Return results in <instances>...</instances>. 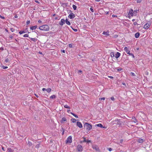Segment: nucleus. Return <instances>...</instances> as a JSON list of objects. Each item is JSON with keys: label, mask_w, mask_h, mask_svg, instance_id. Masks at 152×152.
I'll return each mask as SVG.
<instances>
[{"label": "nucleus", "mask_w": 152, "mask_h": 152, "mask_svg": "<svg viewBox=\"0 0 152 152\" xmlns=\"http://www.w3.org/2000/svg\"><path fill=\"white\" fill-rule=\"evenodd\" d=\"M122 70V68H120V69H117V71H121V70Z\"/></svg>", "instance_id": "44"}, {"label": "nucleus", "mask_w": 152, "mask_h": 152, "mask_svg": "<svg viewBox=\"0 0 152 152\" xmlns=\"http://www.w3.org/2000/svg\"><path fill=\"white\" fill-rule=\"evenodd\" d=\"M15 18H18V16H17V15H16L15 16Z\"/></svg>", "instance_id": "62"}, {"label": "nucleus", "mask_w": 152, "mask_h": 152, "mask_svg": "<svg viewBox=\"0 0 152 152\" xmlns=\"http://www.w3.org/2000/svg\"><path fill=\"white\" fill-rule=\"evenodd\" d=\"M41 22H42V21L40 20H39L38 21V22L39 23H41Z\"/></svg>", "instance_id": "61"}, {"label": "nucleus", "mask_w": 152, "mask_h": 152, "mask_svg": "<svg viewBox=\"0 0 152 152\" xmlns=\"http://www.w3.org/2000/svg\"><path fill=\"white\" fill-rule=\"evenodd\" d=\"M68 46L70 48H72V45L71 44H69Z\"/></svg>", "instance_id": "37"}, {"label": "nucleus", "mask_w": 152, "mask_h": 152, "mask_svg": "<svg viewBox=\"0 0 152 152\" xmlns=\"http://www.w3.org/2000/svg\"><path fill=\"white\" fill-rule=\"evenodd\" d=\"M110 99L113 101H114L115 100V99L113 97H111Z\"/></svg>", "instance_id": "40"}, {"label": "nucleus", "mask_w": 152, "mask_h": 152, "mask_svg": "<svg viewBox=\"0 0 152 152\" xmlns=\"http://www.w3.org/2000/svg\"><path fill=\"white\" fill-rule=\"evenodd\" d=\"M37 27V26H35L31 27L30 28L31 30H33L36 29Z\"/></svg>", "instance_id": "21"}, {"label": "nucleus", "mask_w": 152, "mask_h": 152, "mask_svg": "<svg viewBox=\"0 0 152 152\" xmlns=\"http://www.w3.org/2000/svg\"><path fill=\"white\" fill-rule=\"evenodd\" d=\"M90 10H91V12H94V10L93 9V8H92L91 7L90 8Z\"/></svg>", "instance_id": "45"}, {"label": "nucleus", "mask_w": 152, "mask_h": 152, "mask_svg": "<svg viewBox=\"0 0 152 152\" xmlns=\"http://www.w3.org/2000/svg\"><path fill=\"white\" fill-rule=\"evenodd\" d=\"M71 114H72V115H73L74 116H75L76 118H78V116L76 115L75 114L73 113L72 112L71 113Z\"/></svg>", "instance_id": "25"}, {"label": "nucleus", "mask_w": 152, "mask_h": 152, "mask_svg": "<svg viewBox=\"0 0 152 152\" xmlns=\"http://www.w3.org/2000/svg\"><path fill=\"white\" fill-rule=\"evenodd\" d=\"M65 22H66V23L68 25H70L71 24L70 22L68 21L67 19H66L65 20Z\"/></svg>", "instance_id": "18"}, {"label": "nucleus", "mask_w": 152, "mask_h": 152, "mask_svg": "<svg viewBox=\"0 0 152 152\" xmlns=\"http://www.w3.org/2000/svg\"><path fill=\"white\" fill-rule=\"evenodd\" d=\"M105 97H101L100 98H99V100H104L105 99Z\"/></svg>", "instance_id": "34"}, {"label": "nucleus", "mask_w": 152, "mask_h": 152, "mask_svg": "<svg viewBox=\"0 0 152 152\" xmlns=\"http://www.w3.org/2000/svg\"><path fill=\"white\" fill-rule=\"evenodd\" d=\"M28 34H26L23 35L24 37H28Z\"/></svg>", "instance_id": "36"}, {"label": "nucleus", "mask_w": 152, "mask_h": 152, "mask_svg": "<svg viewBox=\"0 0 152 152\" xmlns=\"http://www.w3.org/2000/svg\"><path fill=\"white\" fill-rule=\"evenodd\" d=\"M124 50L128 54L132 56L133 58L134 57V55L132 53H130V51L129 50L128 48L127 47H125Z\"/></svg>", "instance_id": "4"}, {"label": "nucleus", "mask_w": 152, "mask_h": 152, "mask_svg": "<svg viewBox=\"0 0 152 152\" xmlns=\"http://www.w3.org/2000/svg\"><path fill=\"white\" fill-rule=\"evenodd\" d=\"M120 55L121 53L118 52H117L115 55V57L116 58H117L120 57Z\"/></svg>", "instance_id": "14"}, {"label": "nucleus", "mask_w": 152, "mask_h": 152, "mask_svg": "<svg viewBox=\"0 0 152 152\" xmlns=\"http://www.w3.org/2000/svg\"><path fill=\"white\" fill-rule=\"evenodd\" d=\"M140 35V34L139 32H137L135 34V37L136 38H138Z\"/></svg>", "instance_id": "17"}, {"label": "nucleus", "mask_w": 152, "mask_h": 152, "mask_svg": "<svg viewBox=\"0 0 152 152\" xmlns=\"http://www.w3.org/2000/svg\"><path fill=\"white\" fill-rule=\"evenodd\" d=\"M97 126L101 128H104L103 126V125L101 124H99L96 125Z\"/></svg>", "instance_id": "23"}, {"label": "nucleus", "mask_w": 152, "mask_h": 152, "mask_svg": "<svg viewBox=\"0 0 152 152\" xmlns=\"http://www.w3.org/2000/svg\"><path fill=\"white\" fill-rule=\"evenodd\" d=\"M39 29L41 30L48 31L49 30V27L47 25H45L40 26Z\"/></svg>", "instance_id": "2"}, {"label": "nucleus", "mask_w": 152, "mask_h": 152, "mask_svg": "<svg viewBox=\"0 0 152 152\" xmlns=\"http://www.w3.org/2000/svg\"><path fill=\"white\" fill-rule=\"evenodd\" d=\"M65 20L62 19L61 20V22H59V24L61 26H62L65 23Z\"/></svg>", "instance_id": "12"}, {"label": "nucleus", "mask_w": 152, "mask_h": 152, "mask_svg": "<svg viewBox=\"0 0 152 152\" xmlns=\"http://www.w3.org/2000/svg\"><path fill=\"white\" fill-rule=\"evenodd\" d=\"M92 148L94 150L96 151H100V150L98 146L96 145H92Z\"/></svg>", "instance_id": "6"}, {"label": "nucleus", "mask_w": 152, "mask_h": 152, "mask_svg": "<svg viewBox=\"0 0 152 152\" xmlns=\"http://www.w3.org/2000/svg\"><path fill=\"white\" fill-rule=\"evenodd\" d=\"M77 125L80 128H82L83 127V126L81 123L80 122L77 121Z\"/></svg>", "instance_id": "11"}, {"label": "nucleus", "mask_w": 152, "mask_h": 152, "mask_svg": "<svg viewBox=\"0 0 152 152\" xmlns=\"http://www.w3.org/2000/svg\"><path fill=\"white\" fill-rule=\"evenodd\" d=\"M118 36L117 35H115L114 37V38H116L118 37Z\"/></svg>", "instance_id": "57"}, {"label": "nucleus", "mask_w": 152, "mask_h": 152, "mask_svg": "<svg viewBox=\"0 0 152 152\" xmlns=\"http://www.w3.org/2000/svg\"><path fill=\"white\" fill-rule=\"evenodd\" d=\"M46 89L45 88H43L42 89V90L43 91H45V90H46Z\"/></svg>", "instance_id": "56"}, {"label": "nucleus", "mask_w": 152, "mask_h": 152, "mask_svg": "<svg viewBox=\"0 0 152 152\" xmlns=\"http://www.w3.org/2000/svg\"><path fill=\"white\" fill-rule=\"evenodd\" d=\"M77 149L78 151H82L83 150V148L81 145H78L77 146Z\"/></svg>", "instance_id": "9"}, {"label": "nucleus", "mask_w": 152, "mask_h": 152, "mask_svg": "<svg viewBox=\"0 0 152 152\" xmlns=\"http://www.w3.org/2000/svg\"><path fill=\"white\" fill-rule=\"evenodd\" d=\"M83 138L84 139L83 140L82 142H87V143H89L91 141L90 140H86V138L84 137H83Z\"/></svg>", "instance_id": "15"}, {"label": "nucleus", "mask_w": 152, "mask_h": 152, "mask_svg": "<svg viewBox=\"0 0 152 152\" xmlns=\"http://www.w3.org/2000/svg\"><path fill=\"white\" fill-rule=\"evenodd\" d=\"M72 7L74 10H76L77 7L75 5H72Z\"/></svg>", "instance_id": "31"}, {"label": "nucleus", "mask_w": 152, "mask_h": 152, "mask_svg": "<svg viewBox=\"0 0 152 152\" xmlns=\"http://www.w3.org/2000/svg\"><path fill=\"white\" fill-rule=\"evenodd\" d=\"M151 24V23L150 22L146 24L144 26L143 28L145 29H147L149 28Z\"/></svg>", "instance_id": "10"}, {"label": "nucleus", "mask_w": 152, "mask_h": 152, "mask_svg": "<svg viewBox=\"0 0 152 152\" xmlns=\"http://www.w3.org/2000/svg\"><path fill=\"white\" fill-rule=\"evenodd\" d=\"M35 96L37 97H38V96L36 94H35Z\"/></svg>", "instance_id": "63"}, {"label": "nucleus", "mask_w": 152, "mask_h": 152, "mask_svg": "<svg viewBox=\"0 0 152 152\" xmlns=\"http://www.w3.org/2000/svg\"><path fill=\"white\" fill-rule=\"evenodd\" d=\"M35 2L38 4L39 3V2L37 0H35Z\"/></svg>", "instance_id": "51"}, {"label": "nucleus", "mask_w": 152, "mask_h": 152, "mask_svg": "<svg viewBox=\"0 0 152 152\" xmlns=\"http://www.w3.org/2000/svg\"><path fill=\"white\" fill-rule=\"evenodd\" d=\"M123 141V140H122V139L121 140H120V143H122Z\"/></svg>", "instance_id": "52"}, {"label": "nucleus", "mask_w": 152, "mask_h": 152, "mask_svg": "<svg viewBox=\"0 0 152 152\" xmlns=\"http://www.w3.org/2000/svg\"><path fill=\"white\" fill-rule=\"evenodd\" d=\"M108 150L110 151H111L112 150V149L111 148H108Z\"/></svg>", "instance_id": "50"}, {"label": "nucleus", "mask_w": 152, "mask_h": 152, "mask_svg": "<svg viewBox=\"0 0 152 152\" xmlns=\"http://www.w3.org/2000/svg\"><path fill=\"white\" fill-rule=\"evenodd\" d=\"M112 16L113 17H117V15H112Z\"/></svg>", "instance_id": "59"}, {"label": "nucleus", "mask_w": 152, "mask_h": 152, "mask_svg": "<svg viewBox=\"0 0 152 152\" xmlns=\"http://www.w3.org/2000/svg\"><path fill=\"white\" fill-rule=\"evenodd\" d=\"M14 29H13V28H11V31L12 32H13V31H14Z\"/></svg>", "instance_id": "55"}, {"label": "nucleus", "mask_w": 152, "mask_h": 152, "mask_svg": "<svg viewBox=\"0 0 152 152\" xmlns=\"http://www.w3.org/2000/svg\"><path fill=\"white\" fill-rule=\"evenodd\" d=\"M131 74H132V75H133V76H134L135 75V74H134V73L131 72Z\"/></svg>", "instance_id": "58"}, {"label": "nucleus", "mask_w": 152, "mask_h": 152, "mask_svg": "<svg viewBox=\"0 0 152 152\" xmlns=\"http://www.w3.org/2000/svg\"><path fill=\"white\" fill-rule=\"evenodd\" d=\"M28 144L29 146H31L32 145V143L30 141L28 142Z\"/></svg>", "instance_id": "32"}, {"label": "nucleus", "mask_w": 152, "mask_h": 152, "mask_svg": "<svg viewBox=\"0 0 152 152\" xmlns=\"http://www.w3.org/2000/svg\"><path fill=\"white\" fill-rule=\"evenodd\" d=\"M138 11V10H134V13L135 14L136 13H136H137V11Z\"/></svg>", "instance_id": "49"}, {"label": "nucleus", "mask_w": 152, "mask_h": 152, "mask_svg": "<svg viewBox=\"0 0 152 152\" xmlns=\"http://www.w3.org/2000/svg\"><path fill=\"white\" fill-rule=\"evenodd\" d=\"M132 122H134L135 123H136L137 121V120L136 119L135 117H133L132 118Z\"/></svg>", "instance_id": "16"}, {"label": "nucleus", "mask_w": 152, "mask_h": 152, "mask_svg": "<svg viewBox=\"0 0 152 152\" xmlns=\"http://www.w3.org/2000/svg\"><path fill=\"white\" fill-rule=\"evenodd\" d=\"M145 140L144 139L140 138L138 140V142L140 143H142Z\"/></svg>", "instance_id": "13"}, {"label": "nucleus", "mask_w": 152, "mask_h": 152, "mask_svg": "<svg viewBox=\"0 0 152 152\" xmlns=\"http://www.w3.org/2000/svg\"><path fill=\"white\" fill-rule=\"evenodd\" d=\"M13 150L10 148L8 149V152H13Z\"/></svg>", "instance_id": "29"}, {"label": "nucleus", "mask_w": 152, "mask_h": 152, "mask_svg": "<svg viewBox=\"0 0 152 152\" xmlns=\"http://www.w3.org/2000/svg\"><path fill=\"white\" fill-rule=\"evenodd\" d=\"M56 96L55 95H53L50 96V99H54L56 98Z\"/></svg>", "instance_id": "27"}, {"label": "nucleus", "mask_w": 152, "mask_h": 152, "mask_svg": "<svg viewBox=\"0 0 152 152\" xmlns=\"http://www.w3.org/2000/svg\"><path fill=\"white\" fill-rule=\"evenodd\" d=\"M0 18H1L2 19H4V17L3 16H2L1 15H0Z\"/></svg>", "instance_id": "47"}, {"label": "nucleus", "mask_w": 152, "mask_h": 152, "mask_svg": "<svg viewBox=\"0 0 152 152\" xmlns=\"http://www.w3.org/2000/svg\"><path fill=\"white\" fill-rule=\"evenodd\" d=\"M61 52L63 53H65V50H61Z\"/></svg>", "instance_id": "42"}, {"label": "nucleus", "mask_w": 152, "mask_h": 152, "mask_svg": "<svg viewBox=\"0 0 152 152\" xmlns=\"http://www.w3.org/2000/svg\"><path fill=\"white\" fill-rule=\"evenodd\" d=\"M102 34H103L106 35L107 36H109L110 35V34H109V32H107L104 31Z\"/></svg>", "instance_id": "22"}, {"label": "nucleus", "mask_w": 152, "mask_h": 152, "mask_svg": "<svg viewBox=\"0 0 152 152\" xmlns=\"http://www.w3.org/2000/svg\"><path fill=\"white\" fill-rule=\"evenodd\" d=\"M142 0H137V3H140L141 2Z\"/></svg>", "instance_id": "46"}, {"label": "nucleus", "mask_w": 152, "mask_h": 152, "mask_svg": "<svg viewBox=\"0 0 152 152\" xmlns=\"http://www.w3.org/2000/svg\"><path fill=\"white\" fill-rule=\"evenodd\" d=\"M64 107L67 109H70V107L67 105H65L64 106Z\"/></svg>", "instance_id": "28"}, {"label": "nucleus", "mask_w": 152, "mask_h": 152, "mask_svg": "<svg viewBox=\"0 0 152 152\" xmlns=\"http://www.w3.org/2000/svg\"><path fill=\"white\" fill-rule=\"evenodd\" d=\"M10 61V60L9 59V58H6L5 60V62H6V63H7V62H8Z\"/></svg>", "instance_id": "26"}, {"label": "nucleus", "mask_w": 152, "mask_h": 152, "mask_svg": "<svg viewBox=\"0 0 152 152\" xmlns=\"http://www.w3.org/2000/svg\"><path fill=\"white\" fill-rule=\"evenodd\" d=\"M76 120L75 118H72L71 119V121L73 123H75L76 122Z\"/></svg>", "instance_id": "30"}, {"label": "nucleus", "mask_w": 152, "mask_h": 152, "mask_svg": "<svg viewBox=\"0 0 152 152\" xmlns=\"http://www.w3.org/2000/svg\"><path fill=\"white\" fill-rule=\"evenodd\" d=\"M29 38L30 39L31 41H32L34 42H36L37 41V39L36 38H30V37H29Z\"/></svg>", "instance_id": "19"}, {"label": "nucleus", "mask_w": 152, "mask_h": 152, "mask_svg": "<svg viewBox=\"0 0 152 152\" xmlns=\"http://www.w3.org/2000/svg\"><path fill=\"white\" fill-rule=\"evenodd\" d=\"M66 121V119L65 117H63L62 120L61 121V122L62 123H63L64 121Z\"/></svg>", "instance_id": "20"}, {"label": "nucleus", "mask_w": 152, "mask_h": 152, "mask_svg": "<svg viewBox=\"0 0 152 152\" xmlns=\"http://www.w3.org/2000/svg\"><path fill=\"white\" fill-rule=\"evenodd\" d=\"M84 127H86V129L88 130H90L92 128V126L88 123L86 122L84 125Z\"/></svg>", "instance_id": "3"}, {"label": "nucleus", "mask_w": 152, "mask_h": 152, "mask_svg": "<svg viewBox=\"0 0 152 152\" xmlns=\"http://www.w3.org/2000/svg\"><path fill=\"white\" fill-rule=\"evenodd\" d=\"M69 12L70 14L68 16V17L71 19L74 18L75 17V15L70 10H69Z\"/></svg>", "instance_id": "5"}, {"label": "nucleus", "mask_w": 152, "mask_h": 152, "mask_svg": "<svg viewBox=\"0 0 152 152\" xmlns=\"http://www.w3.org/2000/svg\"><path fill=\"white\" fill-rule=\"evenodd\" d=\"M30 20H27V21H26V23L27 24V25L29 23H30Z\"/></svg>", "instance_id": "43"}, {"label": "nucleus", "mask_w": 152, "mask_h": 152, "mask_svg": "<svg viewBox=\"0 0 152 152\" xmlns=\"http://www.w3.org/2000/svg\"><path fill=\"white\" fill-rule=\"evenodd\" d=\"M72 29H73V31H75V32H77V29H75V28H72V27H71Z\"/></svg>", "instance_id": "38"}, {"label": "nucleus", "mask_w": 152, "mask_h": 152, "mask_svg": "<svg viewBox=\"0 0 152 152\" xmlns=\"http://www.w3.org/2000/svg\"><path fill=\"white\" fill-rule=\"evenodd\" d=\"M9 37L11 39H12V38H13V37L12 36V35H10V36H9Z\"/></svg>", "instance_id": "54"}, {"label": "nucleus", "mask_w": 152, "mask_h": 152, "mask_svg": "<svg viewBox=\"0 0 152 152\" xmlns=\"http://www.w3.org/2000/svg\"><path fill=\"white\" fill-rule=\"evenodd\" d=\"M133 24L134 25H138V24H137V22H134L133 23Z\"/></svg>", "instance_id": "48"}, {"label": "nucleus", "mask_w": 152, "mask_h": 152, "mask_svg": "<svg viewBox=\"0 0 152 152\" xmlns=\"http://www.w3.org/2000/svg\"><path fill=\"white\" fill-rule=\"evenodd\" d=\"M55 19L56 20H59V18H58L57 17L55 18Z\"/></svg>", "instance_id": "60"}, {"label": "nucleus", "mask_w": 152, "mask_h": 152, "mask_svg": "<svg viewBox=\"0 0 152 152\" xmlns=\"http://www.w3.org/2000/svg\"><path fill=\"white\" fill-rule=\"evenodd\" d=\"M145 74L146 75H148L149 74V72L148 71H146L145 72Z\"/></svg>", "instance_id": "41"}, {"label": "nucleus", "mask_w": 152, "mask_h": 152, "mask_svg": "<svg viewBox=\"0 0 152 152\" xmlns=\"http://www.w3.org/2000/svg\"><path fill=\"white\" fill-rule=\"evenodd\" d=\"M25 32L24 31H20L19 32V33L20 34H22L23 33H25Z\"/></svg>", "instance_id": "35"}, {"label": "nucleus", "mask_w": 152, "mask_h": 152, "mask_svg": "<svg viewBox=\"0 0 152 152\" xmlns=\"http://www.w3.org/2000/svg\"><path fill=\"white\" fill-rule=\"evenodd\" d=\"M51 91V89L50 88H48L46 90V91L48 93H50V92Z\"/></svg>", "instance_id": "24"}, {"label": "nucleus", "mask_w": 152, "mask_h": 152, "mask_svg": "<svg viewBox=\"0 0 152 152\" xmlns=\"http://www.w3.org/2000/svg\"><path fill=\"white\" fill-rule=\"evenodd\" d=\"M72 137L71 136H69L67 138L66 143H70L72 142Z\"/></svg>", "instance_id": "8"}, {"label": "nucleus", "mask_w": 152, "mask_h": 152, "mask_svg": "<svg viewBox=\"0 0 152 152\" xmlns=\"http://www.w3.org/2000/svg\"><path fill=\"white\" fill-rule=\"evenodd\" d=\"M2 67L3 68V69H7L8 68V67L7 66H2Z\"/></svg>", "instance_id": "39"}, {"label": "nucleus", "mask_w": 152, "mask_h": 152, "mask_svg": "<svg viewBox=\"0 0 152 152\" xmlns=\"http://www.w3.org/2000/svg\"><path fill=\"white\" fill-rule=\"evenodd\" d=\"M82 72V71L81 70H79L78 71V73H81Z\"/></svg>", "instance_id": "53"}, {"label": "nucleus", "mask_w": 152, "mask_h": 152, "mask_svg": "<svg viewBox=\"0 0 152 152\" xmlns=\"http://www.w3.org/2000/svg\"><path fill=\"white\" fill-rule=\"evenodd\" d=\"M134 15V12L133 10L131 9L129 11V13L128 14V18H130V16H133Z\"/></svg>", "instance_id": "7"}, {"label": "nucleus", "mask_w": 152, "mask_h": 152, "mask_svg": "<svg viewBox=\"0 0 152 152\" xmlns=\"http://www.w3.org/2000/svg\"><path fill=\"white\" fill-rule=\"evenodd\" d=\"M109 77L110 78H113V77H112V76H110Z\"/></svg>", "instance_id": "64"}, {"label": "nucleus", "mask_w": 152, "mask_h": 152, "mask_svg": "<svg viewBox=\"0 0 152 152\" xmlns=\"http://www.w3.org/2000/svg\"><path fill=\"white\" fill-rule=\"evenodd\" d=\"M110 55L112 57H114L115 56L113 52H111L110 53Z\"/></svg>", "instance_id": "33"}, {"label": "nucleus", "mask_w": 152, "mask_h": 152, "mask_svg": "<svg viewBox=\"0 0 152 152\" xmlns=\"http://www.w3.org/2000/svg\"><path fill=\"white\" fill-rule=\"evenodd\" d=\"M122 123L120 119L117 118L115 120L112 121L111 123L112 125H114V126H115L116 125H119L120 126L121 125Z\"/></svg>", "instance_id": "1"}]
</instances>
